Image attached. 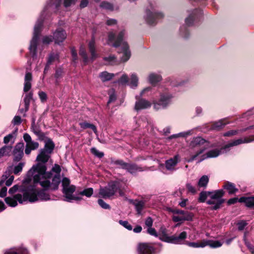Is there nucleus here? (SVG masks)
<instances>
[{
  "instance_id": "obj_1",
  "label": "nucleus",
  "mask_w": 254,
  "mask_h": 254,
  "mask_svg": "<svg viewBox=\"0 0 254 254\" xmlns=\"http://www.w3.org/2000/svg\"><path fill=\"white\" fill-rule=\"evenodd\" d=\"M46 170V163H38L28 172L27 176L33 177L34 184L39 183L45 189L52 190H57L61 182L60 166L56 164L53 167L52 171L55 173L54 175L51 172H47Z\"/></svg>"
},
{
  "instance_id": "obj_2",
  "label": "nucleus",
  "mask_w": 254,
  "mask_h": 254,
  "mask_svg": "<svg viewBox=\"0 0 254 254\" xmlns=\"http://www.w3.org/2000/svg\"><path fill=\"white\" fill-rule=\"evenodd\" d=\"M125 34V31L124 30L120 31L117 35L114 32H110L108 34V44L111 45L116 48L121 47V51H119L118 52L123 53L121 60L123 62L128 61L130 57V52L129 50L128 44L124 40Z\"/></svg>"
},
{
  "instance_id": "obj_3",
  "label": "nucleus",
  "mask_w": 254,
  "mask_h": 254,
  "mask_svg": "<svg viewBox=\"0 0 254 254\" xmlns=\"http://www.w3.org/2000/svg\"><path fill=\"white\" fill-rule=\"evenodd\" d=\"M38 183L34 185L30 186L25 189L24 191V199H28V201L30 202H34L38 200H44L47 201L50 199V196L49 194L46 193L45 190H38L36 188V186Z\"/></svg>"
},
{
  "instance_id": "obj_4",
  "label": "nucleus",
  "mask_w": 254,
  "mask_h": 254,
  "mask_svg": "<svg viewBox=\"0 0 254 254\" xmlns=\"http://www.w3.org/2000/svg\"><path fill=\"white\" fill-rule=\"evenodd\" d=\"M254 139H251L250 140H243L242 139H238L235 140H234L232 141L231 142L228 143V144L226 145L223 147L221 148L220 150L215 149L211 150L207 152L206 154H204L201 156V159H200L198 162L199 163L202 160H204L206 158H212V157H217L219 155H220L221 153H224L225 152H226L228 150H229V148L231 147L236 146L239 144H240L242 143L245 142H250L252 141H253Z\"/></svg>"
},
{
  "instance_id": "obj_5",
  "label": "nucleus",
  "mask_w": 254,
  "mask_h": 254,
  "mask_svg": "<svg viewBox=\"0 0 254 254\" xmlns=\"http://www.w3.org/2000/svg\"><path fill=\"white\" fill-rule=\"evenodd\" d=\"M43 14V13L42 14L40 17L37 20L35 25L33 36L30 42V45L29 48L33 58L36 56L37 44L43 22V19L42 18Z\"/></svg>"
},
{
  "instance_id": "obj_6",
  "label": "nucleus",
  "mask_w": 254,
  "mask_h": 254,
  "mask_svg": "<svg viewBox=\"0 0 254 254\" xmlns=\"http://www.w3.org/2000/svg\"><path fill=\"white\" fill-rule=\"evenodd\" d=\"M70 180L66 177L64 178L62 181L63 192L65 197L64 200L67 202H71L73 200H81V197L75 196L73 195V192L75 190L76 187L74 185H70Z\"/></svg>"
},
{
  "instance_id": "obj_7",
  "label": "nucleus",
  "mask_w": 254,
  "mask_h": 254,
  "mask_svg": "<svg viewBox=\"0 0 254 254\" xmlns=\"http://www.w3.org/2000/svg\"><path fill=\"white\" fill-rule=\"evenodd\" d=\"M54 148L55 144L52 139L50 138L46 139L44 148L41 149L40 153L37 156L36 160L38 163H47Z\"/></svg>"
},
{
  "instance_id": "obj_8",
  "label": "nucleus",
  "mask_w": 254,
  "mask_h": 254,
  "mask_svg": "<svg viewBox=\"0 0 254 254\" xmlns=\"http://www.w3.org/2000/svg\"><path fill=\"white\" fill-rule=\"evenodd\" d=\"M224 194V191L223 190L210 191V197L211 200H207L206 203L209 205H214L211 207L212 210H217L219 209L221 204L224 202L225 200L222 198Z\"/></svg>"
},
{
  "instance_id": "obj_9",
  "label": "nucleus",
  "mask_w": 254,
  "mask_h": 254,
  "mask_svg": "<svg viewBox=\"0 0 254 254\" xmlns=\"http://www.w3.org/2000/svg\"><path fill=\"white\" fill-rule=\"evenodd\" d=\"M205 140L200 137H196L194 138L190 144V147L195 148L196 152L188 160V162H190L196 159V157L200 154H202L205 150V148L201 146L205 143Z\"/></svg>"
},
{
  "instance_id": "obj_10",
  "label": "nucleus",
  "mask_w": 254,
  "mask_h": 254,
  "mask_svg": "<svg viewBox=\"0 0 254 254\" xmlns=\"http://www.w3.org/2000/svg\"><path fill=\"white\" fill-rule=\"evenodd\" d=\"M119 187L117 182H111L107 187L101 188L99 190V195L104 198H109L115 194Z\"/></svg>"
},
{
  "instance_id": "obj_11",
  "label": "nucleus",
  "mask_w": 254,
  "mask_h": 254,
  "mask_svg": "<svg viewBox=\"0 0 254 254\" xmlns=\"http://www.w3.org/2000/svg\"><path fill=\"white\" fill-rule=\"evenodd\" d=\"M173 96L168 92L165 91L160 94V98L158 103H154V108L156 109H159V106H162L165 108L169 105L172 102Z\"/></svg>"
},
{
  "instance_id": "obj_12",
  "label": "nucleus",
  "mask_w": 254,
  "mask_h": 254,
  "mask_svg": "<svg viewBox=\"0 0 254 254\" xmlns=\"http://www.w3.org/2000/svg\"><path fill=\"white\" fill-rule=\"evenodd\" d=\"M164 15L161 12H151L150 10L146 11L145 20L148 25H154L156 24L157 20L163 18Z\"/></svg>"
},
{
  "instance_id": "obj_13",
  "label": "nucleus",
  "mask_w": 254,
  "mask_h": 254,
  "mask_svg": "<svg viewBox=\"0 0 254 254\" xmlns=\"http://www.w3.org/2000/svg\"><path fill=\"white\" fill-rule=\"evenodd\" d=\"M25 190H23V196L21 194H16L13 197H7L5 198V202L10 206L15 207L17 205V201L20 203H22L25 201H28V199H24V191Z\"/></svg>"
},
{
  "instance_id": "obj_14",
  "label": "nucleus",
  "mask_w": 254,
  "mask_h": 254,
  "mask_svg": "<svg viewBox=\"0 0 254 254\" xmlns=\"http://www.w3.org/2000/svg\"><path fill=\"white\" fill-rule=\"evenodd\" d=\"M24 143L19 142L16 144L13 151V161L15 162L19 161L22 158L24 153Z\"/></svg>"
},
{
  "instance_id": "obj_15",
  "label": "nucleus",
  "mask_w": 254,
  "mask_h": 254,
  "mask_svg": "<svg viewBox=\"0 0 254 254\" xmlns=\"http://www.w3.org/2000/svg\"><path fill=\"white\" fill-rule=\"evenodd\" d=\"M187 233L184 231L181 233L178 236H172L166 237L165 241L175 244H181L182 241L187 238Z\"/></svg>"
},
{
  "instance_id": "obj_16",
  "label": "nucleus",
  "mask_w": 254,
  "mask_h": 254,
  "mask_svg": "<svg viewBox=\"0 0 254 254\" xmlns=\"http://www.w3.org/2000/svg\"><path fill=\"white\" fill-rule=\"evenodd\" d=\"M66 37L65 31L62 29H57L53 34V39L56 44H60L62 43Z\"/></svg>"
},
{
  "instance_id": "obj_17",
  "label": "nucleus",
  "mask_w": 254,
  "mask_h": 254,
  "mask_svg": "<svg viewBox=\"0 0 254 254\" xmlns=\"http://www.w3.org/2000/svg\"><path fill=\"white\" fill-rule=\"evenodd\" d=\"M137 251L138 254H152L154 250L149 244L141 243L138 245Z\"/></svg>"
},
{
  "instance_id": "obj_18",
  "label": "nucleus",
  "mask_w": 254,
  "mask_h": 254,
  "mask_svg": "<svg viewBox=\"0 0 254 254\" xmlns=\"http://www.w3.org/2000/svg\"><path fill=\"white\" fill-rule=\"evenodd\" d=\"M202 11L200 9H195L192 13L190 14L188 17L186 19V24L188 26H191L193 23L195 19L198 18L202 15Z\"/></svg>"
},
{
  "instance_id": "obj_19",
  "label": "nucleus",
  "mask_w": 254,
  "mask_h": 254,
  "mask_svg": "<svg viewBox=\"0 0 254 254\" xmlns=\"http://www.w3.org/2000/svg\"><path fill=\"white\" fill-rule=\"evenodd\" d=\"M179 160V156L178 155H176L173 158L166 160L165 162L166 168L169 171H174Z\"/></svg>"
},
{
  "instance_id": "obj_20",
  "label": "nucleus",
  "mask_w": 254,
  "mask_h": 254,
  "mask_svg": "<svg viewBox=\"0 0 254 254\" xmlns=\"http://www.w3.org/2000/svg\"><path fill=\"white\" fill-rule=\"evenodd\" d=\"M125 170L131 174H134L137 172H142L145 170L143 168L134 163H127Z\"/></svg>"
},
{
  "instance_id": "obj_21",
  "label": "nucleus",
  "mask_w": 254,
  "mask_h": 254,
  "mask_svg": "<svg viewBox=\"0 0 254 254\" xmlns=\"http://www.w3.org/2000/svg\"><path fill=\"white\" fill-rule=\"evenodd\" d=\"M14 177L13 175H10L9 172H5L4 175H2L1 180H0V187L2 186L4 183L6 186H10L11 185Z\"/></svg>"
},
{
  "instance_id": "obj_22",
  "label": "nucleus",
  "mask_w": 254,
  "mask_h": 254,
  "mask_svg": "<svg viewBox=\"0 0 254 254\" xmlns=\"http://www.w3.org/2000/svg\"><path fill=\"white\" fill-rule=\"evenodd\" d=\"M151 103L145 99H141L136 101L135 104L134 109L136 111L145 109L151 107Z\"/></svg>"
},
{
  "instance_id": "obj_23",
  "label": "nucleus",
  "mask_w": 254,
  "mask_h": 254,
  "mask_svg": "<svg viewBox=\"0 0 254 254\" xmlns=\"http://www.w3.org/2000/svg\"><path fill=\"white\" fill-rule=\"evenodd\" d=\"M193 216L192 213H186V214L183 215H174L172 217V220L175 222L190 221L192 219Z\"/></svg>"
},
{
  "instance_id": "obj_24",
  "label": "nucleus",
  "mask_w": 254,
  "mask_h": 254,
  "mask_svg": "<svg viewBox=\"0 0 254 254\" xmlns=\"http://www.w3.org/2000/svg\"><path fill=\"white\" fill-rule=\"evenodd\" d=\"M32 80V75L31 73L27 72L24 77V84L23 91L24 92H27L31 88V81Z\"/></svg>"
},
{
  "instance_id": "obj_25",
  "label": "nucleus",
  "mask_w": 254,
  "mask_h": 254,
  "mask_svg": "<svg viewBox=\"0 0 254 254\" xmlns=\"http://www.w3.org/2000/svg\"><path fill=\"white\" fill-rule=\"evenodd\" d=\"M239 202L245 203L248 207L254 208V196L241 197L239 198Z\"/></svg>"
},
{
  "instance_id": "obj_26",
  "label": "nucleus",
  "mask_w": 254,
  "mask_h": 254,
  "mask_svg": "<svg viewBox=\"0 0 254 254\" xmlns=\"http://www.w3.org/2000/svg\"><path fill=\"white\" fill-rule=\"evenodd\" d=\"M88 48L91 55V59L92 61H93L97 57V54L95 51V42L94 37H92V39L89 42Z\"/></svg>"
},
{
  "instance_id": "obj_27",
  "label": "nucleus",
  "mask_w": 254,
  "mask_h": 254,
  "mask_svg": "<svg viewBox=\"0 0 254 254\" xmlns=\"http://www.w3.org/2000/svg\"><path fill=\"white\" fill-rule=\"evenodd\" d=\"M223 188L228 191L229 194H234L238 191L235 185L229 182L225 183Z\"/></svg>"
},
{
  "instance_id": "obj_28",
  "label": "nucleus",
  "mask_w": 254,
  "mask_h": 254,
  "mask_svg": "<svg viewBox=\"0 0 254 254\" xmlns=\"http://www.w3.org/2000/svg\"><path fill=\"white\" fill-rule=\"evenodd\" d=\"M115 74L112 73H109L106 71L101 72L99 77L102 82H106L111 80L114 76Z\"/></svg>"
},
{
  "instance_id": "obj_29",
  "label": "nucleus",
  "mask_w": 254,
  "mask_h": 254,
  "mask_svg": "<svg viewBox=\"0 0 254 254\" xmlns=\"http://www.w3.org/2000/svg\"><path fill=\"white\" fill-rule=\"evenodd\" d=\"M17 128H16L12 133L5 136L3 138V142L5 144H7L9 142L13 143L17 135Z\"/></svg>"
},
{
  "instance_id": "obj_30",
  "label": "nucleus",
  "mask_w": 254,
  "mask_h": 254,
  "mask_svg": "<svg viewBox=\"0 0 254 254\" xmlns=\"http://www.w3.org/2000/svg\"><path fill=\"white\" fill-rule=\"evenodd\" d=\"M133 204L135 206L137 214L140 215L141 214L142 210L144 207L145 202L142 200H135L133 202Z\"/></svg>"
},
{
  "instance_id": "obj_31",
  "label": "nucleus",
  "mask_w": 254,
  "mask_h": 254,
  "mask_svg": "<svg viewBox=\"0 0 254 254\" xmlns=\"http://www.w3.org/2000/svg\"><path fill=\"white\" fill-rule=\"evenodd\" d=\"M207 242L205 241V240H202L199 242H187L186 244L192 248H204L207 246Z\"/></svg>"
},
{
  "instance_id": "obj_32",
  "label": "nucleus",
  "mask_w": 254,
  "mask_h": 254,
  "mask_svg": "<svg viewBox=\"0 0 254 254\" xmlns=\"http://www.w3.org/2000/svg\"><path fill=\"white\" fill-rule=\"evenodd\" d=\"M12 147L5 145L0 148V158L6 156H9L11 151Z\"/></svg>"
},
{
  "instance_id": "obj_33",
  "label": "nucleus",
  "mask_w": 254,
  "mask_h": 254,
  "mask_svg": "<svg viewBox=\"0 0 254 254\" xmlns=\"http://www.w3.org/2000/svg\"><path fill=\"white\" fill-rule=\"evenodd\" d=\"M209 182V178L206 175L202 176L197 183V186L199 188H205Z\"/></svg>"
},
{
  "instance_id": "obj_34",
  "label": "nucleus",
  "mask_w": 254,
  "mask_h": 254,
  "mask_svg": "<svg viewBox=\"0 0 254 254\" xmlns=\"http://www.w3.org/2000/svg\"><path fill=\"white\" fill-rule=\"evenodd\" d=\"M227 124H228V123L226 122L224 119L221 120L218 122L214 123L212 125V128L213 129L218 130L223 128Z\"/></svg>"
},
{
  "instance_id": "obj_35",
  "label": "nucleus",
  "mask_w": 254,
  "mask_h": 254,
  "mask_svg": "<svg viewBox=\"0 0 254 254\" xmlns=\"http://www.w3.org/2000/svg\"><path fill=\"white\" fill-rule=\"evenodd\" d=\"M149 81L152 84H155L158 82L160 81L162 77L161 76L158 74L156 73H151L149 75Z\"/></svg>"
},
{
  "instance_id": "obj_36",
  "label": "nucleus",
  "mask_w": 254,
  "mask_h": 254,
  "mask_svg": "<svg viewBox=\"0 0 254 254\" xmlns=\"http://www.w3.org/2000/svg\"><path fill=\"white\" fill-rule=\"evenodd\" d=\"M80 127L82 129H86V128H91L92 129V130L96 133L97 132V128L95 126H94L93 124L84 122H80L79 124Z\"/></svg>"
},
{
  "instance_id": "obj_37",
  "label": "nucleus",
  "mask_w": 254,
  "mask_h": 254,
  "mask_svg": "<svg viewBox=\"0 0 254 254\" xmlns=\"http://www.w3.org/2000/svg\"><path fill=\"white\" fill-rule=\"evenodd\" d=\"M33 93L30 92L26 94L24 98V106L25 108V111H27L29 109L30 102L32 99Z\"/></svg>"
},
{
  "instance_id": "obj_38",
  "label": "nucleus",
  "mask_w": 254,
  "mask_h": 254,
  "mask_svg": "<svg viewBox=\"0 0 254 254\" xmlns=\"http://www.w3.org/2000/svg\"><path fill=\"white\" fill-rule=\"evenodd\" d=\"M61 0H50V2L48 3L47 5L45 7L43 13H44L48 7H53L58 8L61 4Z\"/></svg>"
},
{
  "instance_id": "obj_39",
  "label": "nucleus",
  "mask_w": 254,
  "mask_h": 254,
  "mask_svg": "<svg viewBox=\"0 0 254 254\" xmlns=\"http://www.w3.org/2000/svg\"><path fill=\"white\" fill-rule=\"evenodd\" d=\"M138 79L137 75L133 73L131 75L130 82L129 83V86L132 88H135L137 87L138 84Z\"/></svg>"
},
{
  "instance_id": "obj_40",
  "label": "nucleus",
  "mask_w": 254,
  "mask_h": 254,
  "mask_svg": "<svg viewBox=\"0 0 254 254\" xmlns=\"http://www.w3.org/2000/svg\"><path fill=\"white\" fill-rule=\"evenodd\" d=\"M208 196L210 197V191H203L199 193L198 201L204 202Z\"/></svg>"
},
{
  "instance_id": "obj_41",
  "label": "nucleus",
  "mask_w": 254,
  "mask_h": 254,
  "mask_svg": "<svg viewBox=\"0 0 254 254\" xmlns=\"http://www.w3.org/2000/svg\"><path fill=\"white\" fill-rule=\"evenodd\" d=\"M191 133V131L189 130L185 132H180L177 134H173L171 136H170L168 138L171 139L174 138H177L179 137H187L190 135Z\"/></svg>"
},
{
  "instance_id": "obj_42",
  "label": "nucleus",
  "mask_w": 254,
  "mask_h": 254,
  "mask_svg": "<svg viewBox=\"0 0 254 254\" xmlns=\"http://www.w3.org/2000/svg\"><path fill=\"white\" fill-rule=\"evenodd\" d=\"M205 241L207 242H206L207 244V246H209L211 248H216L220 247L222 245V244L218 241H213L205 240Z\"/></svg>"
},
{
  "instance_id": "obj_43",
  "label": "nucleus",
  "mask_w": 254,
  "mask_h": 254,
  "mask_svg": "<svg viewBox=\"0 0 254 254\" xmlns=\"http://www.w3.org/2000/svg\"><path fill=\"white\" fill-rule=\"evenodd\" d=\"M93 193V190L91 188L85 189L82 191L79 192V194L81 195H85L87 197H90Z\"/></svg>"
},
{
  "instance_id": "obj_44",
  "label": "nucleus",
  "mask_w": 254,
  "mask_h": 254,
  "mask_svg": "<svg viewBox=\"0 0 254 254\" xmlns=\"http://www.w3.org/2000/svg\"><path fill=\"white\" fill-rule=\"evenodd\" d=\"M248 234L247 232H245L244 235L243 240L245 242V245L249 249L250 251L252 254H254V247L247 241V236Z\"/></svg>"
},
{
  "instance_id": "obj_45",
  "label": "nucleus",
  "mask_w": 254,
  "mask_h": 254,
  "mask_svg": "<svg viewBox=\"0 0 254 254\" xmlns=\"http://www.w3.org/2000/svg\"><path fill=\"white\" fill-rule=\"evenodd\" d=\"M79 53L80 56L83 58V62L86 63L88 62V59L85 48L81 46L80 48Z\"/></svg>"
},
{
  "instance_id": "obj_46",
  "label": "nucleus",
  "mask_w": 254,
  "mask_h": 254,
  "mask_svg": "<svg viewBox=\"0 0 254 254\" xmlns=\"http://www.w3.org/2000/svg\"><path fill=\"white\" fill-rule=\"evenodd\" d=\"M100 6L104 9L109 10H113V5L107 1H103L100 4Z\"/></svg>"
},
{
  "instance_id": "obj_47",
  "label": "nucleus",
  "mask_w": 254,
  "mask_h": 254,
  "mask_svg": "<svg viewBox=\"0 0 254 254\" xmlns=\"http://www.w3.org/2000/svg\"><path fill=\"white\" fill-rule=\"evenodd\" d=\"M24 163L20 162L18 164L14 167L13 173L15 175L18 174L20 172L22 171L23 166H24Z\"/></svg>"
},
{
  "instance_id": "obj_48",
  "label": "nucleus",
  "mask_w": 254,
  "mask_h": 254,
  "mask_svg": "<svg viewBox=\"0 0 254 254\" xmlns=\"http://www.w3.org/2000/svg\"><path fill=\"white\" fill-rule=\"evenodd\" d=\"M90 150L92 154L99 158H102L104 155L103 152L99 151L95 147L91 148Z\"/></svg>"
},
{
  "instance_id": "obj_49",
  "label": "nucleus",
  "mask_w": 254,
  "mask_h": 254,
  "mask_svg": "<svg viewBox=\"0 0 254 254\" xmlns=\"http://www.w3.org/2000/svg\"><path fill=\"white\" fill-rule=\"evenodd\" d=\"M4 254H28V252L27 249L23 248L19 250L17 252H6Z\"/></svg>"
},
{
  "instance_id": "obj_50",
  "label": "nucleus",
  "mask_w": 254,
  "mask_h": 254,
  "mask_svg": "<svg viewBox=\"0 0 254 254\" xmlns=\"http://www.w3.org/2000/svg\"><path fill=\"white\" fill-rule=\"evenodd\" d=\"M119 223L120 225L123 226L128 230L131 231L132 230V226L128 223L127 221H123L121 220L119 221Z\"/></svg>"
},
{
  "instance_id": "obj_51",
  "label": "nucleus",
  "mask_w": 254,
  "mask_h": 254,
  "mask_svg": "<svg viewBox=\"0 0 254 254\" xmlns=\"http://www.w3.org/2000/svg\"><path fill=\"white\" fill-rule=\"evenodd\" d=\"M109 100L108 102V104H109L111 102H114L117 98L116 95L115 93V91L114 89H111L109 93Z\"/></svg>"
},
{
  "instance_id": "obj_52",
  "label": "nucleus",
  "mask_w": 254,
  "mask_h": 254,
  "mask_svg": "<svg viewBox=\"0 0 254 254\" xmlns=\"http://www.w3.org/2000/svg\"><path fill=\"white\" fill-rule=\"evenodd\" d=\"M112 162L115 165L121 166V167L123 169H125L126 165L127 164V163L125 162L124 161L122 160H117L115 161H112Z\"/></svg>"
},
{
  "instance_id": "obj_53",
  "label": "nucleus",
  "mask_w": 254,
  "mask_h": 254,
  "mask_svg": "<svg viewBox=\"0 0 254 254\" xmlns=\"http://www.w3.org/2000/svg\"><path fill=\"white\" fill-rule=\"evenodd\" d=\"M98 203L99 205L103 209H110V205L106 203L102 199H99L98 200Z\"/></svg>"
},
{
  "instance_id": "obj_54",
  "label": "nucleus",
  "mask_w": 254,
  "mask_h": 254,
  "mask_svg": "<svg viewBox=\"0 0 254 254\" xmlns=\"http://www.w3.org/2000/svg\"><path fill=\"white\" fill-rule=\"evenodd\" d=\"M59 56L58 54L54 53L51 54L49 57L47 63L48 64H51V63L56 59H58Z\"/></svg>"
},
{
  "instance_id": "obj_55",
  "label": "nucleus",
  "mask_w": 254,
  "mask_h": 254,
  "mask_svg": "<svg viewBox=\"0 0 254 254\" xmlns=\"http://www.w3.org/2000/svg\"><path fill=\"white\" fill-rule=\"evenodd\" d=\"M62 74H63V70L62 69L59 68L56 70L55 75V77L56 78V84H59L58 79H60L62 77Z\"/></svg>"
},
{
  "instance_id": "obj_56",
  "label": "nucleus",
  "mask_w": 254,
  "mask_h": 254,
  "mask_svg": "<svg viewBox=\"0 0 254 254\" xmlns=\"http://www.w3.org/2000/svg\"><path fill=\"white\" fill-rule=\"evenodd\" d=\"M128 78L126 74H124L118 80V82L123 85L126 84L128 82Z\"/></svg>"
},
{
  "instance_id": "obj_57",
  "label": "nucleus",
  "mask_w": 254,
  "mask_h": 254,
  "mask_svg": "<svg viewBox=\"0 0 254 254\" xmlns=\"http://www.w3.org/2000/svg\"><path fill=\"white\" fill-rule=\"evenodd\" d=\"M247 225V223L245 221H244V220L240 221L237 223L238 230L239 231L243 230Z\"/></svg>"
},
{
  "instance_id": "obj_58",
  "label": "nucleus",
  "mask_w": 254,
  "mask_h": 254,
  "mask_svg": "<svg viewBox=\"0 0 254 254\" xmlns=\"http://www.w3.org/2000/svg\"><path fill=\"white\" fill-rule=\"evenodd\" d=\"M27 145L33 150L36 149L39 147V143L37 142H35L32 140L29 142Z\"/></svg>"
},
{
  "instance_id": "obj_59",
  "label": "nucleus",
  "mask_w": 254,
  "mask_h": 254,
  "mask_svg": "<svg viewBox=\"0 0 254 254\" xmlns=\"http://www.w3.org/2000/svg\"><path fill=\"white\" fill-rule=\"evenodd\" d=\"M53 40V36H46L43 37L42 42L44 44H48Z\"/></svg>"
},
{
  "instance_id": "obj_60",
  "label": "nucleus",
  "mask_w": 254,
  "mask_h": 254,
  "mask_svg": "<svg viewBox=\"0 0 254 254\" xmlns=\"http://www.w3.org/2000/svg\"><path fill=\"white\" fill-rule=\"evenodd\" d=\"M186 188L188 189L189 192L191 193L192 194H195L196 192L195 188L190 183H187L186 184Z\"/></svg>"
},
{
  "instance_id": "obj_61",
  "label": "nucleus",
  "mask_w": 254,
  "mask_h": 254,
  "mask_svg": "<svg viewBox=\"0 0 254 254\" xmlns=\"http://www.w3.org/2000/svg\"><path fill=\"white\" fill-rule=\"evenodd\" d=\"M38 95L39 96V98H40L41 101L42 102H44L47 100V96L45 92H44L43 91H40L38 93Z\"/></svg>"
},
{
  "instance_id": "obj_62",
  "label": "nucleus",
  "mask_w": 254,
  "mask_h": 254,
  "mask_svg": "<svg viewBox=\"0 0 254 254\" xmlns=\"http://www.w3.org/2000/svg\"><path fill=\"white\" fill-rule=\"evenodd\" d=\"M104 60L108 61L110 64H113L115 63L116 58L114 56H110L108 57H104Z\"/></svg>"
},
{
  "instance_id": "obj_63",
  "label": "nucleus",
  "mask_w": 254,
  "mask_h": 254,
  "mask_svg": "<svg viewBox=\"0 0 254 254\" xmlns=\"http://www.w3.org/2000/svg\"><path fill=\"white\" fill-rule=\"evenodd\" d=\"M77 0H64V4L65 7L71 6L74 4Z\"/></svg>"
},
{
  "instance_id": "obj_64",
  "label": "nucleus",
  "mask_w": 254,
  "mask_h": 254,
  "mask_svg": "<svg viewBox=\"0 0 254 254\" xmlns=\"http://www.w3.org/2000/svg\"><path fill=\"white\" fill-rule=\"evenodd\" d=\"M153 222V221L152 218L151 217H148L145 221V224L149 228L152 226Z\"/></svg>"
}]
</instances>
